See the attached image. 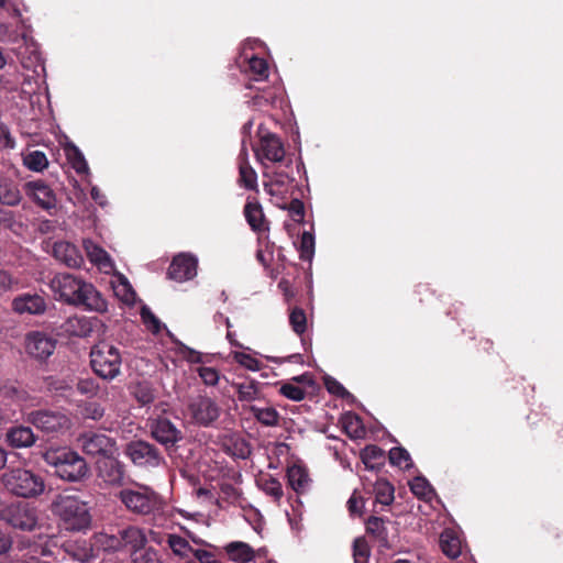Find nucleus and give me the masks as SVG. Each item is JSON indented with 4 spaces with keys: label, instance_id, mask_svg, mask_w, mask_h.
Listing matches in <instances>:
<instances>
[{
    "label": "nucleus",
    "instance_id": "obj_41",
    "mask_svg": "<svg viewBox=\"0 0 563 563\" xmlns=\"http://www.w3.org/2000/svg\"><path fill=\"white\" fill-rule=\"evenodd\" d=\"M409 486L413 495L426 501H430L435 496L434 489L423 476L415 477L409 482Z\"/></svg>",
    "mask_w": 563,
    "mask_h": 563
},
{
    "label": "nucleus",
    "instance_id": "obj_54",
    "mask_svg": "<svg viewBox=\"0 0 563 563\" xmlns=\"http://www.w3.org/2000/svg\"><path fill=\"white\" fill-rule=\"evenodd\" d=\"M66 552L78 562H87L91 558V549L87 547L85 543L82 545L68 544L66 548Z\"/></svg>",
    "mask_w": 563,
    "mask_h": 563
},
{
    "label": "nucleus",
    "instance_id": "obj_36",
    "mask_svg": "<svg viewBox=\"0 0 563 563\" xmlns=\"http://www.w3.org/2000/svg\"><path fill=\"white\" fill-rule=\"evenodd\" d=\"M440 545L443 553L452 559L457 558L462 551V542L452 530H444L440 537Z\"/></svg>",
    "mask_w": 563,
    "mask_h": 563
},
{
    "label": "nucleus",
    "instance_id": "obj_46",
    "mask_svg": "<svg viewBox=\"0 0 563 563\" xmlns=\"http://www.w3.org/2000/svg\"><path fill=\"white\" fill-rule=\"evenodd\" d=\"M167 543L173 553L180 558H186L195 550L185 538L178 534H168Z\"/></svg>",
    "mask_w": 563,
    "mask_h": 563
},
{
    "label": "nucleus",
    "instance_id": "obj_5",
    "mask_svg": "<svg viewBox=\"0 0 563 563\" xmlns=\"http://www.w3.org/2000/svg\"><path fill=\"white\" fill-rule=\"evenodd\" d=\"M118 498L130 512L140 516H153V518H156L163 514L165 507L163 498L145 485H137L136 488L121 489Z\"/></svg>",
    "mask_w": 563,
    "mask_h": 563
},
{
    "label": "nucleus",
    "instance_id": "obj_51",
    "mask_svg": "<svg viewBox=\"0 0 563 563\" xmlns=\"http://www.w3.org/2000/svg\"><path fill=\"white\" fill-rule=\"evenodd\" d=\"M289 322L292 330L297 334H302L306 331L307 318L306 313L301 308H295L289 314Z\"/></svg>",
    "mask_w": 563,
    "mask_h": 563
},
{
    "label": "nucleus",
    "instance_id": "obj_11",
    "mask_svg": "<svg viewBox=\"0 0 563 563\" xmlns=\"http://www.w3.org/2000/svg\"><path fill=\"white\" fill-rule=\"evenodd\" d=\"M291 162L287 163L284 167L278 166L271 168L265 166L263 176L264 190L275 197H284L290 189L295 178L292 172H289Z\"/></svg>",
    "mask_w": 563,
    "mask_h": 563
},
{
    "label": "nucleus",
    "instance_id": "obj_16",
    "mask_svg": "<svg viewBox=\"0 0 563 563\" xmlns=\"http://www.w3.org/2000/svg\"><path fill=\"white\" fill-rule=\"evenodd\" d=\"M153 438L166 449L175 446L183 440V432L169 419L158 417L151 423Z\"/></svg>",
    "mask_w": 563,
    "mask_h": 563
},
{
    "label": "nucleus",
    "instance_id": "obj_60",
    "mask_svg": "<svg viewBox=\"0 0 563 563\" xmlns=\"http://www.w3.org/2000/svg\"><path fill=\"white\" fill-rule=\"evenodd\" d=\"M18 280L5 271L0 269V295H3L13 289Z\"/></svg>",
    "mask_w": 563,
    "mask_h": 563
},
{
    "label": "nucleus",
    "instance_id": "obj_9",
    "mask_svg": "<svg viewBox=\"0 0 563 563\" xmlns=\"http://www.w3.org/2000/svg\"><path fill=\"white\" fill-rule=\"evenodd\" d=\"M25 421L45 433H59L70 427L69 417L57 410H33L25 415Z\"/></svg>",
    "mask_w": 563,
    "mask_h": 563
},
{
    "label": "nucleus",
    "instance_id": "obj_23",
    "mask_svg": "<svg viewBox=\"0 0 563 563\" xmlns=\"http://www.w3.org/2000/svg\"><path fill=\"white\" fill-rule=\"evenodd\" d=\"M36 439L32 428L22 424L10 427L5 432V442L14 449L31 448Z\"/></svg>",
    "mask_w": 563,
    "mask_h": 563
},
{
    "label": "nucleus",
    "instance_id": "obj_52",
    "mask_svg": "<svg viewBox=\"0 0 563 563\" xmlns=\"http://www.w3.org/2000/svg\"><path fill=\"white\" fill-rule=\"evenodd\" d=\"M141 318L146 328L154 334L158 333L162 329V322L152 312V310L144 306L141 309Z\"/></svg>",
    "mask_w": 563,
    "mask_h": 563
},
{
    "label": "nucleus",
    "instance_id": "obj_45",
    "mask_svg": "<svg viewBox=\"0 0 563 563\" xmlns=\"http://www.w3.org/2000/svg\"><path fill=\"white\" fill-rule=\"evenodd\" d=\"M260 384L255 380L236 385L238 397L241 401H253L260 398Z\"/></svg>",
    "mask_w": 563,
    "mask_h": 563
},
{
    "label": "nucleus",
    "instance_id": "obj_1",
    "mask_svg": "<svg viewBox=\"0 0 563 563\" xmlns=\"http://www.w3.org/2000/svg\"><path fill=\"white\" fill-rule=\"evenodd\" d=\"M56 299L86 310L104 313L108 302L91 284L69 273L57 274L49 282Z\"/></svg>",
    "mask_w": 563,
    "mask_h": 563
},
{
    "label": "nucleus",
    "instance_id": "obj_33",
    "mask_svg": "<svg viewBox=\"0 0 563 563\" xmlns=\"http://www.w3.org/2000/svg\"><path fill=\"white\" fill-rule=\"evenodd\" d=\"M244 216L253 231L266 230L262 206L256 201H247L244 207Z\"/></svg>",
    "mask_w": 563,
    "mask_h": 563
},
{
    "label": "nucleus",
    "instance_id": "obj_32",
    "mask_svg": "<svg viewBox=\"0 0 563 563\" xmlns=\"http://www.w3.org/2000/svg\"><path fill=\"white\" fill-rule=\"evenodd\" d=\"M252 416L265 427H276L279 424V412L274 407H258L250 405L245 407Z\"/></svg>",
    "mask_w": 563,
    "mask_h": 563
},
{
    "label": "nucleus",
    "instance_id": "obj_50",
    "mask_svg": "<svg viewBox=\"0 0 563 563\" xmlns=\"http://www.w3.org/2000/svg\"><path fill=\"white\" fill-rule=\"evenodd\" d=\"M261 487L266 495L272 496L276 501H278L284 495L283 486L276 478L269 477L263 479Z\"/></svg>",
    "mask_w": 563,
    "mask_h": 563
},
{
    "label": "nucleus",
    "instance_id": "obj_43",
    "mask_svg": "<svg viewBox=\"0 0 563 563\" xmlns=\"http://www.w3.org/2000/svg\"><path fill=\"white\" fill-rule=\"evenodd\" d=\"M362 461L366 468L374 470L384 459V451L376 445H367L361 453Z\"/></svg>",
    "mask_w": 563,
    "mask_h": 563
},
{
    "label": "nucleus",
    "instance_id": "obj_62",
    "mask_svg": "<svg viewBox=\"0 0 563 563\" xmlns=\"http://www.w3.org/2000/svg\"><path fill=\"white\" fill-rule=\"evenodd\" d=\"M289 212L295 221H302L305 217V207L302 201L294 199L289 205Z\"/></svg>",
    "mask_w": 563,
    "mask_h": 563
},
{
    "label": "nucleus",
    "instance_id": "obj_20",
    "mask_svg": "<svg viewBox=\"0 0 563 563\" xmlns=\"http://www.w3.org/2000/svg\"><path fill=\"white\" fill-rule=\"evenodd\" d=\"M255 155L257 161H260L264 167V161H268L271 163H280L285 157V148L275 134L266 133L261 136L260 146L255 148Z\"/></svg>",
    "mask_w": 563,
    "mask_h": 563
},
{
    "label": "nucleus",
    "instance_id": "obj_4",
    "mask_svg": "<svg viewBox=\"0 0 563 563\" xmlns=\"http://www.w3.org/2000/svg\"><path fill=\"white\" fill-rule=\"evenodd\" d=\"M43 460L55 468V474L59 478L67 482H79L88 473L85 459L66 448L46 450Z\"/></svg>",
    "mask_w": 563,
    "mask_h": 563
},
{
    "label": "nucleus",
    "instance_id": "obj_63",
    "mask_svg": "<svg viewBox=\"0 0 563 563\" xmlns=\"http://www.w3.org/2000/svg\"><path fill=\"white\" fill-rule=\"evenodd\" d=\"M325 386H327V389L331 393V394H334V395H338V396H349V391L343 387L342 384H340L339 382H336L335 379L329 377L325 379Z\"/></svg>",
    "mask_w": 563,
    "mask_h": 563
},
{
    "label": "nucleus",
    "instance_id": "obj_26",
    "mask_svg": "<svg viewBox=\"0 0 563 563\" xmlns=\"http://www.w3.org/2000/svg\"><path fill=\"white\" fill-rule=\"evenodd\" d=\"M12 307L19 313L38 314L45 311L46 303L40 295L25 294L15 298Z\"/></svg>",
    "mask_w": 563,
    "mask_h": 563
},
{
    "label": "nucleus",
    "instance_id": "obj_27",
    "mask_svg": "<svg viewBox=\"0 0 563 563\" xmlns=\"http://www.w3.org/2000/svg\"><path fill=\"white\" fill-rule=\"evenodd\" d=\"M224 552L232 562L249 563L256 558L255 550L246 542L232 541L224 545Z\"/></svg>",
    "mask_w": 563,
    "mask_h": 563
},
{
    "label": "nucleus",
    "instance_id": "obj_57",
    "mask_svg": "<svg viewBox=\"0 0 563 563\" xmlns=\"http://www.w3.org/2000/svg\"><path fill=\"white\" fill-rule=\"evenodd\" d=\"M197 372L202 382L208 386H216L220 379V374L214 367L201 366Z\"/></svg>",
    "mask_w": 563,
    "mask_h": 563
},
{
    "label": "nucleus",
    "instance_id": "obj_56",
    "mask_svg": "<svg viewBox=\"0 0 563 563\" xmlns=\"http://www.w3.org/2000/svg\"><path fill=\"white\" fill-rule=\"evenodd\" d=\"M355 563H366L369 556V548L364 539H356L353 545Z\"/></svg>",
    "mask_w": 563,
    "mask_h": 563
},
{
    "label": "nucleus",
    "instance_id": "obj_47",
    "mask_svg": "<svg viewBox=\"0 0 563 563\" xmlns=\"http://www.w3.org/2000/svg\"><path fill=\"white\" fill-rule=\"evenodd\" d=\"M389 462L393 465L402 468H409L412 466L410 454L404 448H393L389 451Z\"/></svg>",
    "mask_w": 563,
    "mask_h": 563
},
{
    "label": "nucleus",
    "instance_id": "obj_8",
    "mask_svg": "<svg viewBox=\"0 0 563 563\" xmlns=\"http://www.w3.org/2000/svg\"><path fill=\"white\" fill-rule=\"evenodd\" d=\"M263 46L258 40H246L242 45L239 56L240 67L250 76L253 81H263L268 77V64L264 58L257 57L252 51Z\"/></svg>",
    "mask_w": 563,
    "mask_h": 563
},
{
    "label": "nucleus",
    "instance_id": "obj_59",
    "mask_svg": "<svg viewBox=\"0 0 563 563\" xmlns=\"http://www.w3.org/2000/svg\"><path fill=\"white\" fill-rule=\"evenodd\" d=\"M15 140L12 136L9 126L0 120V151L13 150Z\"/></svg>",
    "mask_w": 563,
    "mask_h": 563
},
{
    "label": "nucleus",
    "instance_id": "obj_10",
    "mask_svg": "<svg viewBox=\"0 0 563 563\" xmlns=\"http://www.w3.org/2000/svg\"><path fill=\"white\" fill-rule=\"evenodd\" d=\"M187 413L196 424L208 427L219 418L220 408L210 397L199 395L188 399Z\"/></svg>",
    "mask_w": 563,
    "mask_h": 563
},
{
    "label": "nucleus",
    "instance_id": "obj_61",
    "mask_svg": "<svg viewBox=\"0 0 563 563\" xmlns=\"http://www.w3.org/2000/svg\"><path fill=\"white\" fill-rule=\"evenodd\" d=\"M179 351L183 356L190 363H202V354L194 349L186 346L185 344H179Z\"/></svg>",
    "mask_w": 563,
    "mask_h": 563
},
{
    "label": "nucleus",
    "instance_id": "obj_13",
    "mask_svg": "<svg viewBox=\"0 0 563 563\" xmlns=\"http://www.w3.org/2000/svg\"><path fill=\"white\" fill-rule=\"evenodd\" d=\"M0 512L8 523L21 530L31 531L37 525L35 508L24 503L12 504Z\"/></svg>",
    "mask_w": 563,
    "mask_h": 563
},
{
    "label": "nucleus",
    "instance_id": "obj_53",
    "mask_svg": "<svg viewBox=\"0 0 563 563\" xmlns=\"http://www.w3.org/2000/svg\"><path fill=\"white\" fill-rule=\"evenodd\" d=\"M232 356L238 364L252 372H257L261 369V363L258 362V360H256L250 354H246L244 352H233Z\"/></svg>",
    "mask_w": 563,
    "mask_h": 563
},
{
    "label": "nucleus",
    "instance_id": "obj_17",
    "mask_svg": "<svg viewBox=\"0 0 563 563\" xmlns=\"http://www.w3.org/2000/svg\"><path fill=\"white\" fill-rule=\"evenodd\" d=\"M0 42L12 45L23 44L27 48L32 47V53L36 52L35 43L33 38L29 35L26 26L23 23L19 25H13L10 23L0 22ZM20 48L21 46L13 48L18 55L21 54Z\"/></svg>",
    "mask_w": 563,
    "mask_h": 563
},
{
    "label": "nucleus",
    "instance_id": "obj_64",
    "mask_svg": "<svg viewBox=\"0 0 563 563\" xmlns=\"http://www.w3.org/2000/svg\"><path fill=\"white\" fill-rule=\"evenodd\" d=\"M192 555L199 561V563H220L214 554L207 550L195 549L192 550Z\"/></svg>",
    "mask_w": 563,
    "mask_h": 563
},
{
    "label": "nucleus",
    "instance_id": "obj_24",
    "mask_svg": "<svg viewBox=\"0 0 563 563\" xmlns=\"http://www.w3.org/2000/svg\"><path fill=\"white\" fill-rule=\"evenodd\" d=\"M98 475L109 485H121L124 478V467L113 456L104 457L98 466Z\"/></svg>",
    "mask_w": 563,
    "mask_h": 563
},
{
    "label": "nucleus",
    "instance_id": "obj_44",
    "mask_svg": "<svg viewBox=\"0 0 563 563\" xmlns=\"http://www.w3.org/2000/svg\"><path fill=\"white\" fill-rule=\"evenodd\" d=\"M374 493L376 501L388 506L394 500V487L385 479H379L375 483Z\"/></svg>",
    "mask_w": 563,
    "mask_h": 563
},
{
    "label": "nucleus",
    "instance_id": "obj_2",
    "mask_svg": "<svg viewBox=\"0 0 563 563\" xmlns=\"http://www.w3.org/2000/svg\"><path fill=\"white\" fill-rule=\"evenodd\" d=\"M147 538L145 531L136 526H128L114 534L98 532L93 534L91 547L106 553H129L135 563H151L156 552L147 549L140 558L137 553L145 548Z\"/></svg>",
    "mask_w": 563,
    "mask_h": 563
},
{
    "label": "nucleus",
    "instance_id": "obj_34",
    "mask_svg": "<svg viewBox=\"0 0 563 563\" xmlns=\"http://www.w3.org/2000/svg\"><path fill=\"white\" fill-rule=\"evenodd\" d=\"M24 167L34 173H42L48 167V158L42 151H26L21 154Z\"/></svg>",
    "mask_w": 563,
    "mask_h": 563
},
{
    "label": "nucleus",
    "instance_id": "obj_22",
    "mask_svg": "<svg viewBox=\"0 0 563 563\" xmlns=\"http://www.w3.org/2000/svg\"><path fill=\"white\" fill-rule=\"evenodd\" d=\"M53 255L57 261L70 268H79L84 264V256L78 247L67 241L55 242Z\"/></svg>",
    "mask_w": 563,
    "mask_h": 563
},
{
    "label": "nucleus",
    "instance_id": "obj_40",
    "mask_svg": "<svg viewBox=\"0 0 563 563\" xmlns=\"http://www.w3.org/2000/svg\"><path fill=\"white\" fill-rule=\"evenodd\" d=\"M277 99V90L276 89H262L256 88V93L247 101L249 106L257 109L263 110L267 108L271 104L275 103V100Z\"/></svg>",
    "mask_w": 563,
    "mask_h": 563
},
{
    "label": "nucleus",
    "instance_id": "obj_15",
    "mask_svg": "<svg viewBox=\"0 0 563 563\" xmlns=\"http://www.w3.org/2000/svg\"><path fill=\"white\" fill-rule=\"evenodd\" d=\"M26 197L44 210L55 209L57 198L54 190L44 180H30L23 185Z\"/></svg>",
    "mask_w": 563,
    "mask_h": 563
},
{
    "label": "nucleus",
    "instance_id": "obj_7",
    "mask_svg": "<svg viewBox=\"0 0 563 563\" xmlns=\"http://www.w3.org/2000/svg\"><path fill=\"white\" fill-rule=\"evenodd\" d=\"M90 365L93 373L104 380H113L121 374L122 356L118 347L99 342L90 350Z\"/></svg>",
    "mask_w": 563,
    "mask_h": 563
},
{
    "label": "nucleus",
    "instance_id": "obj_42",
    "mask_svg": "<svg viewBox=\"0 0 563 563\" xmlns=\"http://www.w3.org/2000/svg\"><path fill=\"white\" fill-rule=\"evenodd\" d=\"M132 394L141 406L151 405L155 400V389L148 382H139L134 385Z\"/></svg>",
    "mask_w": 563,
    "mask_h": 563
},
{
    "label": "nucleus",
    "instance_id": "obj_12",
    "mask_svg": "<svg viewBox=\"0 0 563 563\" xmlns=\"http://www.w3.org/2000/svg\"><path fill=\"white\" fill-rule=\"evenodd\" d=\"M77 441L87 455L111 457L117 452L115 441L103 433L85 432Z\"/></svg>",
    "mask_w": 563,
    "mask_h": 563
},
{
    "label": "nucleus",
    "instance_id": "obj_49",
    "mask_svg": "<svg viewBox=\"0 0 563 563\" xmlns=\"http://www.w3.org/2000/svg\"><path fill=\"white\" fill-rule=\"evenodd\" d=\"M106 409L98 402L87 401L81 407V415L85 419L99 421L104 416Z\"/></svg>",
    "mask_w": 563,
    "mask_h": 563
},
{
    "label": "nucleus",
    "instance_id": "obj_38",
    "mask_svg": "<svg viewBox=\"0 0 563 563\" xmlns=\"http://www.w3.org/2000/svg\"><path fill=\"white\" fill-rule=\"evenodd\" d=\"M341 422L349 437L353 439H362L365 437V428L357 415L353 412H346L342 416Z\"/></svg>",
    "mask_w": 563,
    "mask_h": 563
},
{
    "label": "nucleus",
    "instance_id": "obj_25",
    "mask_svg": "<svg viewBox=\"0 0 563 563\" xmlns=\"http://www.w3.org/2000/svg\"><path fill=\"white\" fill-rule=\"evenodd\" d=\"M63 333L69 336L86 338L93 330L91 319L85 316H71L60 325Z\"/></svg>",
    "mask_w": 563,
    "mask_h": 563
},
{
    "label": "nucleus",
    "instance_id": "obj_21",
    "mask_svg": "<svg viewBox=\"0 0 563 563\" xmlns=\"http://www.w3.org/2000/svg\"><path fill=\"white\" fill-rule=\"evenodd\" d=\"M82 246L90 263L95 265L100 272L104 274H111L115 271V265L112 258L108 252L100 247L98 244L89 239H86L82 242Z\"/></svg>",
    "mask_w": 563,
    "mask_h": 563
},
{
    "label": "nucleus",
    "instance_id": "obj_28",
    "mask_svg": "<svg viewBox=\"0 0 563 563\" xmlns=\"http://www.w3.org/2000/svg\"><path fill=\"white\" fill-rule=\"evenodd\" d=\"M287 479L289 486L297 493L303 494L309 490L311 478L308 470L299 464H294L287 468Z\"/></svg>",
    "mask_w": 563,
    "mask_h": 563
},
{
    "label": "nucleus",
    "instance_id": "obj_48",
    "mask_svg": "<svg viewBox=\"0 0 563 563\" xmlns=\"http://www.w3.org/2000/svg\"><path fill=\"white\" fill-rule=\"evenodd\" d=\"M300 258L311 261L314 254V236L312 233L305 231L300 238Z\"/></svg>",
    "mask_w": 563,
    "mask_h": 563
},
{
    "label": "nucleus",
    "instance_id": "obj_29",
    "mask_svg": "<svg viewBox=\"0 0 563 563\" xmlns=\"http://www.w3.org/2000/svg\"><path fill=\"white\" fill-rule=\"evenodd\" d=\"M22 201V192L10 177L0 173V203L15 207Z\"/></svg>",
    "mask_w": 563,
    "mask_h": 563
},
{
    "label": "nucleus",
    "instance_id": "obj_35",
    "mask_svg": "<svg viewBox=\"0 0 563 563\" xmlns=\"http://www.w3.org/2000/svg\"><path fill=\"white\" fill-rule=\"evenodd\" d=\"M225 452L234 459L246 460L251 454L250 444L241 437H229L224 441Z\"/></svg>",
    "mask_w": 563,
    "mask_h": 563
},
{
    "label": "nucleus",
    "instance_id": "obj_58",
    "mask_svg": "<svg viewBox=\"0 0 563 563\" xmlns=\"http://www.w3.org/2000/svg\"><path fill=\"white\" fill-rule=\"evenodd\" d=\"M280 394L294 401H300L306 396V391L302 388L290 383L284 384L280 387Z\"/></svg>",
    "mask_w": 563,
    "mask_h": 563
},
{
    "label": "nucleus",
    "instance_id": "obj_14",
    "mask_svg": "<svg viewBox=\"0 0 563 563\" xmlns=\"http://www.w3.org/2000/svg\"><path fill=\"white\" fill-rule=\"evenodd\" d=\"M126 455L139 466L156 467L163 462L158 450L145 441H133L126 445Z\"/></svg>",
    "mask_w": 563,
    "mask_h": 563
},
{
    "label": "nucleus",
    "instance_id": "obj_30",
    "mask_svg": "<svg viewBox=\"0 0 563 563\" xmlns=\"http://www.w3.org/2000/svg\"><path fill=\"white\" fill-rule=\"evenodd\" d=\"M113 292L118 299L126 305H133L136 298L129 279L121 273H114L111 279Z\"/></svg>",
    "mask_w": 563,
    "mask_h": 563
},
{
    "label": "nucleus",
    "instance_id": "obj_3",
    "mask_svg": "<svg viewBox=\"0 0 563 563\" xmlns=\"http://www.w3.org/2000/svg\"><path fill=\"white\" fill-rule=\"evenodd\" d=\"M52 510L68 531H86L91 526L88 504L77 496H58L52 505Z\"/></svg>",
    "mask_w": 563,
    "mask_h": 563
},
{
    "label": "nucleus",
    "instance_id": "obj_37",
    "mask_svg": "<svg viewBox=\"0 0 563 563\" xmlns=\"http://www.w3.org/2000/svg\"><path fill=\"white\" fill-rule=\"evenodd\" d=\"M65 154L67 157V161L71 165V167L75 169L77 174H85L89 175V166L88 163L82 154V152L74 144H68L65 148Z\"/></svg>",
    "mask_w": 563,
    "mask_h": 563
},
{
    "label": "nucleus",
    "instance_id": "obj_39",
    "mask_svg": "<svg viewBox=\"0 0 563 563\" xmlns=\"http://www.w3.org/2000/svg\"><path fill=\"white\" fill-rule=\"evenodd\" d=\"M246 154L242 151L240 154L239 172L240 184L246 189H255L257 186V175L253 167L245 159Z\"/></svg>",
    "mask_w": 563,
    "mask_h": 563
},
{
    "label": "nucleus",
    "instance_id": "obj_6",
    "mask_svg": "<svg viewBox=\"0 0 563 563\" xmlns=\"http://www.w3.org/2000/svg\"><path fill=\"white\" fill-rule=\"evenodd\" d=\"M1 479L7 490L19 497L33 498L45 490L43 477L31 470L12 468L3 473Z\"/></svg>",
    "mask_w": 563,
    "mask_h": 563
},
{
    "label": "nucleus",
    "instance_id": "obj_31",
    "mask_svg": "<svg viewBox=\"0 0 563 563\" xmlns=\"http://www.w3.org/2000/svg\"><path fill=\"white\" fill-rule=\"evenodd\" d=\"M366 530L374 537L379 547L385 549H389L391 547L388 529L384 519L378 517H371L366 522Z\"/></svg>",
    "mask_w": 563,
    "mask_h": 563
},
{
    "label": "nucleus",
    "instance_id": "obj_18",
    "mask_svg": "<svg viewBox=\"0 0 563 563\" xmlns=\"http://www.w3.org/2000/svg\"><path fill=\"white\" fill-rule=\"evenodd\" d=\"M56 340L44 332H32L26 336L25 350L32 357L44 361L55 351Z\"/></svg>",
    "mask_w": 563,
    "mask_h": 563
},
{
    "label": "nucleus",
    "instance_id": "obj_19",
    "mask_svg": "<svg viewBox=\"0 0 563 563\" xmlns=\"http://www.w3.org/2000/svg\"><path fill=\"white\" fill-rule=\"evenodd\" d=\"M198 258L190 253L176 255L168 268V276L179 283L190 280L197 275Z\"/></svg>",
    "mask_w": 563,
    "mask_h": 563
},
{
    "label": "nucleus",
    "instance_id": "obj_55",
    "mask_svg": "<svg viewBox=\"0 0 563 563\" xmlns=\"http://www.w3.org/2000/svg\"><path fill=\"white\" fill-rule=\"evenodd\" d=\"M77 390L87 397H96L99 394V384L92 378H84L77 383Z\"/></svg>",
    "mask_w": 563,
    "mask_h": 563
}]
</instances>
